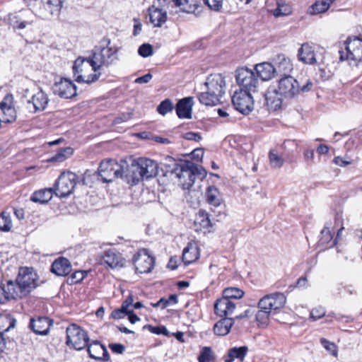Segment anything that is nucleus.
<instances>
[{"label":"nucleus","instance_id":"obj_1","mask_svg":"<svg viewBox=\"0 0 362 362\" xmlns=\"http://www.w3.org/2000/svg\"><path fill=\"white\" fill-rule=\"evenodd\" d=\"M91 57L88 58L78 57L72 66L73 76L77 84L69 80V98H74L86 90V86L96 82L100 77V72L87 74L88 69L91 67Z\"/></svg>","mask_w":362,"mask_h":362},{"label":"nucleus","instance_id":"obj_2","mask_svg":"<svg viewBox=\"0 0 362 362\" xmlns=\"http://www.w3.org/2000/svg\"><path fill=\"white\" fill-rule=\"evenodd\" d=\"M226 81L220 74H211L201 85L197 98L199 101L206 106H214L221 103L226 93Z\"/></svg>","mask_w":362,"mask_h":362},{"label":"nucleus","instance_id":"obj_3","mask_svg":"<svg viewBox=\"0 0 362 362\" xmlns=\"http://www.w3.org/2000/svg\"><path fill=\"white\" fill-rule=\"evenodd\" d=\"M173 173L179 180V185L185 189H189L194 183L196 177H205V170L191 161H182L175 163Z\"/></svg>","mask_w":362,"mask_h":362},{"label":"nucleus","instance_id":"obj_4","mask_svg":"<svg viewBox=\"0 0 362 362\" xmlns=\"http://www.w3.org/2000/svg\"><path fill=\"white\" fill-rule=\"evenodd\" d=\"M244 296V292L236 287L226 288L223 291V296L218 299L214 304L215 313L220 317H226L231 315L235 308V304L233 299H240Z\"/></svg>","mask_w":362,"mask_h":362},{"label":"nucleus","instance_id":"obj_5","mask_svg":"<svg viewBox=\"0 0 362 362\" xmlns=\"http://www.w3.org/2000/svg\"><path fill=\"white\" fill-rule=\"evenodd\" d=\"M313 86V83L308 81L305 85L300 86L298 81L291 76H283L279 81L278 90L286 99L296 98L300 92H308Z\"/></svg>","mask_w":362,"mask_h":362},{"label":"nucleus","instance_id":"obj_6","mask_svg":"<svg viewBox=\"0 0 362 362\" xmlns=\"http://www.w3.org/2000/svg\"><path fill=\"white\" fill-rule=\"evenodd\" d=\"M235 78L240 88L239 90L247 91L252 94L258 92L260 88L261 82L251 69L243 67L238 69Z\"/></svg>","mask_w":362,"mask_h":362},{"label":"nucleus","instance_id":"obj_7","mask_svg":"<svg viewBox=\"0 0 362 362\" xmlns=\"http://www.w3.org/2000/svg\"><path fill=\"white\" fill-rule=\"evenodd\" d=\"M126 166V161L121 160L120 163L114 160H105L100 163L98 168V176L103 182H112L116 178H121L122 171Z\"/></svg>","mask_w":362,"mask_h":362},{"label":"nucleus","instance_id":"obj_8","mask_svg":"<svg viewBox=\"0 0 362 362\" xmlns=\"http://www.w3.org/2000/svg\"><path fill=\"white\" fill-rule=\"evenodd\" d=\"M90 57L92 70L97 72L101 66H108L117 60V50L112 47H103L94 51Z\"/></svg>","mask_w":362,"mask_h":362},{"label":"nucleus","instance_id":"obj_9","mask_svg":"<svg viewBox=\"0 0 362 362\" xmlns=\"http://www.w3.org/2000/svg\"><path fill=\"white\" fill-rule=\"evenodd\" d=\"M37 274L33 268L21 267L16 279L21 293L25 295L37 286Z\"/></svg>","mask_w":362,"mask_h":362},{"label":"nucleus","instance_id":"obj_10","mask_svg":"<svg viewBox=\"0 0 362 362\" xmlns=\"http://www.w3.org/2000/svg\"><path fill=\"white\" fill-rule=\"evenodd\" d=\"M133 168L139 171L138 176L134 177L136 181L156 177L158 173V164L154 160L146 158L133 160Z\"/></svg>","mask_w":362,"mask_h":362},{"label":"nucleus","instance_id":"obj_11","mask_svg":"<svg viewBox=\"0 0 362 362\" xmlns=\"http://www.w3.org/2000/svg\"><path fill=\"white\" fill-rule=\"evenodd\" d=\"M346 57L342 52L340 53L341 60H349L355 64L362 62V39L358 37H348L345 42Z\"/></svg>","mask_w":362,"mask_h":362},{"label":"nucleus","instance_id":"obj_12","mask_svg":"<svg viewBox=\"0 0 362 362\" xmlns=\"http://www.w3.org/2000/svg\"><path fill=\"white\" fill-rule=\"evenodd\" d=\"M286 302V298L282 293L276 292L265 295L258 302V308L272 313L282 308Z\"/></svg>","mask_w":362,"mask_h":362},{"label":"nucleus","instance_id":"obj_13","mask_svg":"<svg viewBox=\"0 0 362 362\" xmlns=\"http://www.w3.org/2000/svg\"><path fill=\"white\" fill-rule=\"evenodd\" d=\"M232 103L240 112L247 115L253 110L254 100L252 93L243 90H236L232 96Z\"/></svg>","mask_w":362,"mask_h":362},{"label":"nucleus","instance_id":"obj_14","mask_svg":"<svg viewBox=\"0 0 362 362\" xmlns=\"http://www.w3.org/2000/svg\"><path fill=\"white\" fill-rule=\"evenodd\" d=\"M154 258L146 249L139 250L133 257V263L136 272L147 274L152 271L154 266Z\"/></svg>","mask_w":362,"mask_h":362},{"label":"nucleus","instance_id":"obj_15","mask_svg":"<svg viewBox=\"0 0 362 362\" xmlns=\"http://www.w3.org/2000/svg\"><path fill=\"white\" fill-rule=\"evenodd\" d=\"M89 342L87 332L76 324L69 325V344L76 350H82Z\"/></svg>","mask_w":362,"mask_h":362},{"label":"nucleus","instance_id":"obj_16","mask_svg":"<svg viewBox=\"0 0 362 362\" xmlns=\"http://www.w3.org/2000/svg\"><path fill=\"white\" fill-rule=\"evenodd\" d=\"M86 347H87L88 354L91 358L105 362L110 360V354L105 346L99 341L95 340L88 342Z\"/></svg>","mask_w":362,"mask_h":362},{"label":"nucleus","instance_id":"obj_17","mask_svg":"<svg viewBox=\"0 0 362 362\" xmlns=\"http://www.w3.org/2000/svg\"><path fill=\"white\" fill-rule=\"evenodd\" d=\"M206 202L217 209H211L214 213H217V217L221 218L224 216L223 212V207L222 206V199L218 189L214 186H209L206 191Z\"/></svg>","mask_w":362,"mask_h":362},{"label":"nucleus","instance_id":"obj_18","mask_svg":"<svg viewBox=\"0 0 362 362\" xmlns=\"http://www.w3.org/2000/svg\"><path fill=\"white\" fill-rule=\"evenodd\" d=\"M47 103V96L42 90H38L37 93L32 94L30 98L27 99V107L33 112L45 110Z\"/></svg>","mask_w":362,"mask_h":362},{"label":"nucleus","instance_id":"obj_19","mask_svg":"<svg viewBox=\"0 0 362 362\" xmlns=\"http://www.w3.org/2000/svg\"><path fill=\"white\" fill-rule=\"evenodd\" d=\"M298 59L305 64L315 65L317 63L315 52V46L309 42H305L298 51Z\"/></svg>","mask_w":362,"mask_h":362},{"label":"nucleus","instance_id":"obj_20","mask_svg":"<svg viewBox=\"0 0 362 362\" xmlns=\"http://www.w3.org/2000/svg\"><path fill=\"white\" fill-rule=\"evenodd\" d=\"M103 262L111 269L122 267L124 264V259L122 255L115 250H108L103 256Z\"/></svg>","mask_w":362,"mask_h":362},{"label":"nucleus","instance_id":"obj_21","mask_svg":"<svg viewBox=\"0 0 362 362\" xmlns=\"http://www.w3.org/2000/svg\"><path fill=\"white\" fill-rule=\"evenodd\" d=\"M194 104L192 97H187L180 100L175 107L177 115L179 118H192V110Z\"/></svg>","mask_w":362,"mask_h":362},{"label":"nucleus","instance_id":"obj_22","mask_svg":"<svg viewBox=\"0 0 362 362\" xmlns=\"http://www.w3.org/2000/svg\"><path fill=\"white\" fill-rule=\"evenodd\" d=\"M274 63L276 75L290 76L289 74L293 70V64L289 58L284 54H279L275 58Z\"/></svg>","mask_w":362,"mask_h":362},{"label":"nucleus","instance_id":"obj_23","mask_svg":"<svg viewBox=\"0 0 362 362\" xmlns=\"http://www.w3.org/2000/svg\"><path fill=\"white\" fill-rule=\"evenodd\" d=\"M266 105L270 110H276L282 104L281 94L274 87H270L264 95Z\"/></svg>","mask_w":362,"mask_h":362},{"label":"nucleus","instance_id":"obj_24","mask_svg":"<svg viewBox=\"0 0 362 362\" xmlns=\"http://www.w3.org/2000/svg\"><path fill=\"white\" fill-rule=\"evenodd\" d=\"M51 326V321L47 317H37L31 318L30 322V329L37 334L46 335Z\"/></svg>","mask_w":362,"mask_h":362},{"label":"nucleus","instance_id":"obj_25","mask_svg":"<svg viewBox=\"0 0 362 362\" xmlns=\"http://www.w3.org/2000/svg\"><path fill=\"white\" fill-rule=\"evenodd\" d=\"M53 189V193L59 197H66L68 196V177L66 173L63 171L56 180Z\"/></svg>","mask_w":362,"mask_h":362},{"label":"nucleus","instance_id":"obj_26","mask_svg":"<svg viewBox=\"0 0 362 362\" xmlns=\"http://www.w3.org/2000/svg\"><path fill=\"white\" fill-rule=\"evenodd\" d=\"M150 21L155 27H161L167 21V12L154 5L148 8Z\"/></svg>","mask_w":362,"mask_h":362},{"label":"nucleus","instance_id":"obj_27","mask_svg":"<svg viewBox=\"0 0 362 362\" xmlns=\"http://www.w3.org/2000/svg\"><path fill=\"white\" fill-rule=\"evenodd\" d=\"M255 70L262 81H269L276 74L274 66L269 62H263L255 66Z\"/></svg>","mask_w":362,"mask_h":362},{"label":"nucleus","instance_id":"obj_28","mask_svg":"<svg viewBox=\"0 0 362 362\" xmlns=\"http://www.w3.org/2000/svg\"><path fill=\"white\" fill-rule=\"evenodd\" d=\"M247 352L248 348L246 346L233 347L228 350L227 354L223 357L224 362H233L235 359L243 361Z\"/></svg>","mask_w":362,"mask_h":362},{"label":"nucleus","instance_id":"obj_29","mask_svg":"<svg viewBox=\"0 0 362 362\" xmlns=\"http://www.w3.org/2000/svg\"><path fill=\"white\" fill-rule=\"evenodd\" d=\"M212 224L209 219V214L204 211L200 210L194 220L195 230L202 231V230H209L211 228Z\"/></svg>","mask_w":362,"mask_h":362},{"label":"nucleus","instance_id":"obj_30","mask_svg":"<svg viewBox=\"0 0 362 362\" xmlns=\"http://www.w3.org/2000/svg\"><path fill=\"white\" fill-rule=\"evenodd\" d=\"M53 189L45 188L35 191L30 197V201L40 204L48 203L52 198Z\"/></svg>","mask_w":362,"mask_h":362},{"label":"nucleus","instance_id":"obj_31","mask_svg":"<svg viewBox=\"0 0 362 362\" xmlns=\"http://www.w3.org/2000/svg\"><path fill=\"white\" fill-rule=\"evenodd\" d=\"M234 323V319L230 317H223L218 321L214 327V334L218 336H225L228 334Z\"/></svg>","mask_w":362,"mask_h":362},{"label":"nucleus","instance_id":"obj_32","mask_svg":"<svg viewBox=\"0 0 362 362\" xmlns=\"http://www.w3.org/2000/svg\"><path fill=\"white\" fill-rule=\"evenodd\" d=\"M41 8L44 10V15H52L59 11L62 8V0H41Z\"/></svg>","mask_w":362,"mask_h":362},{"label":"nucleus","instance_id":"obj_33","mask_svg":"<svg viewBox=\"0 0 362 362\" xmlns=\"http://www.w3.org/2000/svg\"><path fill=\"white\" fill-rule=\"evenodd\" d=\"M67 270L68 259L62 257L54 260L51 267V272L57 276H66Z\"/></svg>","mask_w":362,"mask_h":362},{"label":"nucleus","instance_id":"obj_34","mask_svg":"<svg viewBox=\"0 0 362 362\" xmlns=\"http://www.w3.org/2000/svg\"><path fill=\"white\" fill-rule=\"evenodd\" d=\"M199 258V252L197 247L192 244L184 248L182 252V261L185 264H189Z\"/></svg>","mask_w":362,"mask_h":362},{"label":"nucleus","instance_id":"obj_35","mask_svg":"<svg viewBox=\"0 0 362 362\" xmlns=\"http://www.w3.org/2000/svg\"><path fill=\"white\" fill-rule=\"evenodd\" d=\"M139 170L133 168V162L130 165L126 163L124 171H122V180L132 185H136L139 181H136L134 177L138 176Z\"/></svg>","mask_w":362,"mask_h":362},{"label":"nucleus","instance_id":"obj_36","mask_svg":"<svg viewBox=\"0 0 362 362\" xmlns=\"http://www.w3.org/2000/svg\"><path fill=\"white\" fill-rule=\"evenodd\" d=\"M68 89V78H60L59 81H55L52 90L54 95H57L61 98H68L67 95Z\"/></svg>","mask_w":362,"mask_h":362},{"label":"nucleus","instance_id":"obj_37","mask_svg":"<svg viewBox=\"0 0 362 362\" xmlns=\"http://www.w3.org/2000/svg\"><path fill=\"white\" fill-rule=\"evenodd\" d=\"M14 286L13 281L8 282L7 290L0 286V304L5 303L10 298H15V296H18Z\"/></svg>","mask_w":362,"mask_h":362},{"label":"nucleus","instance_id":"obj_38","mask_svg":"<svg viewBox=\"0 0 362 362\" xmlns=\"http://www.w3.org/2000/svg\"><path fill=\"white\" fill-rule=\"evenodd\" d=\"M16 320L10 315H0V334L9 331L16 326Z\"/></svg>","mask_w":362,"mask_h":362},{"label":"nucleus","instance_id":"obj_39","mask_svg":"<svg viewBox=\"0 0 362 362\" xmlns=\"http://www.w3.org/2000/svg\"><path fill=\"white\" fill-rule=\"evenodd\" d=\"M331 223H326L325 227L321 231V237L319 240V243L321 245L326 246L327 247H330L332 242L333 240V235L330 230Z\"/></svg>","mask_w":362,"mask_h":362},{"label":"nucleus","instance_id":"obj_40","mask_svg":"<svg viewBox=\"0 0 362 362\" xmlns=\"http://www.w3.org/2000/svg\"><path fill=\"white\" fill-rule=\"evenodd\" d=\"M291 13V6L286 4L284 0H276V8L274 10L273 14L276 17L286 16Z\"/></svg>","mask_w":362,"mask_h":362},{"label":"nucleus","instance_id":"obj_41","mask_svg":"<svg viewBox=\"0 0 362 362\" xmlns=\"http://www.w3.org/2000/svg\"><path fill=\"white\" fill-rule=\"evenodd\" d=\"M270 165L273 168H280L284 163V158L276 150L272 149L269 153Z\"/></svg>","mask_w":362,"mask_h":362},{"label":"nucleus","instance_id":"obj_42","mask_svg":"<svg viewBox=\"0 0 362 362\" xmlns=\"http://www.w3.org/2000/svg\"><path fill=\"white\" fill-rule=\"evenodd\" d=\"M330 4L328 0H316L310 8V13L318 14L325 12L329 8Z\"/></svg>","mask_w":362,"mask_h":362},{"label":"nucleus","instance_id":"obj_43","mask_svg":"<svg viewBox=\"0 0 362 362\" xmlns=\"http://www.w3.org/2000/svg\"><path fill=\"white\" fill-rule=\"evenodd\" d=\"M177 303V296L175 294L170 295L168 298H161L158 302L151 303V305L154 308L160 307L165 309L167 307L175 305Z\"/></svg>","mask_w":362,"mask_h":362},{"label":"nucleus","instance_id":"obj_44","mask_svg":"<svg viewBox=\"0 0 362 362\" xmlns=\"http://www.w3.org/2000/svg\"><path fill=\"white\" fill-rule=\"evenodd\" d=\"M214 356L211 348L204 346L202 349L198 357L199 362H214Z\"/></svg>","mask_w":362,"mask_h":362},{"label":"nucleus","instance_id":"obj_45","mask_svg":"<svg viewBox=\"0 0 362 362\" xmlns=\"http://www.w3.org/2000/svg\"><path fill=\"white\" fill-rule=\"evenodd\" d=\"M12 227L11 216L7 212H2L0 214V230L9 231Z\"/></svg>","mask_w":362,"mask_h":362},{"label":"nucleus","instance_id":"obj_46","mask_svg":"<svg viewBox=\"0 0 362 362\" xmlns=\"http://www.w3.org/2000/svg\"><path fill=\"white\" fill-rule=\"evenodd\" d=\"M173 110V105L170 99L163 100L157 107V111L162 115H165Z\"/></svg>","mask_w":362,"mask_h":362},{"label":"nucleus","instance_id":"obj_47","mask_svg":"<svg viewBox=\"0 0 362 362\" xmlns=\"http://www.w3.org/2000/svg\"><path fill=\"white\" fill-rule=\"evenodd\" d=\"M87 275V272L84 270L74 271L71 274L69 270V278L71 280V284H78L81 282Z\"/></svg>","mask_w":362,"mask_h":362},{"label":"nucleus","instance_id":"obj_48","mask_svg":"<svg viewBox=\"0 0 362 362\" xmlns=\"http://www.w3.org/2000/svg\"><path fill=\"white\" fill-rule=\"evenodd\" d=\"M144 329H147L150 332L156 334H163L165 336L168 335V330L164 326H152L151 325H146Z\"/></svg>","mask_w":362,"mask_h":362},{"label":"nucleus","instance_id":"obj_49","mask_svg":"<svg viewBox=\"0 0 362 362\" xmlns=\"http://www.w3.org/2000/svg\"><path fill=\"white\" fill-rule=\"evenodd\" d=\"M176 6L180 7V10L186 13H192L194 8L189 5V0H173Z\"/></svg>","mask_w":362,"mask_h":362},{"label":"nucleus","instance_id":"obj_50","mask_svg":"<svg viewBox=\"0 0 362 362\" xmlns=\"http://www.w3.org/2000/svg\"><path fill=\"white\" fill-rule=\"evenodd\" d=\"M138 53L142 57H148L153 54V47L148 43L143 44L139 47Z\"/></svg>","mask_w":362,"mask_h":362},{"label":"nucleus","instance_id":"obj_51","mask_svg":"<svg viewBox=\"0 0 362 362\" xmlns=\"http://www.w3.org/2000/svg\"><path fill=\"white\" fill-rule=\"evenodd\" d=\"M325 309L320 305L312 309L310 317L313 321H316L325 316Z\"/></svg>","mask_w":362,"mask_h":362},{"label":"nucleus","instance_id":"obj_52","mask_svg":"<svg viewBox=\"0 0 362 362\" xmlns=\"http://www.w3.org/2000/svg\"><path fill=\"white\" fill-rule=\"evenodd\" d=\"M320 341L324 348L329 351L332 356H337V347L334 343L330 342L325 339H321Z\"/></svg>","mask_w":362,"mask_h":362},{"label":"nucleus","instance_id":"obj_53","mask_svg":"<svg viewBox=\"0 0 362 362\" xmlns=\"http://www.w3.org/2000/svg\"><path fill=\"white\" fill-rule=\"evenodd\" d=\"M13 100L12 95L5 96L3 101L0 103V110L4 112H6L7 109L13 107Z\"/></svg>","mask_w":362,"mask_h":362},{"label":"nucleus","instance_id":"obj_54","mask_svg":"<svg viewBox=\"0 0 362 362\" xmlns=\"http://www.w3.org/2000/svg\"><path fill=\"white\" fill-rule=\"evenodd\" d=\"M271 313L263 309H259L256 314V320L261 324H267Z\"/></svg>","mask_w":362,"mask_h":362},{"label":"nucleus","instance_id":"obj_55","mask_svg":"<svg viewBox=\"0 0 362 362\" xmlns=\"http://www.w3.org/2000/svg\"><path fill=\"white\" fill-rule=\"evenodd\" d=\"M67 148H64L60 149L59 152H58L57 154H55L54 156L51 157L48 159L49 162H62L66 160V152Z\"/></svg>","mask_w":362,"mask_h":362},{"label":"nucleus","instance_id":"obj_56","mask_svg":"<svg viewBox=\"0 0 362 362\" xmlns=\"http://www.w3.org/2000/svg\"><path fill=\"white\" fill-rule=\"evenodd\" d=\"M204 3L214 11H219L222 8L223 0H204Z\"/></svg>","mask_w":362,"mask_h":362},{"label":"nucleus","instance_id":"obj_57","mask_svg":"<svg viewBox=\"0 0 362 362\" xmlns=\"http://www.w3.org/2000/svg\"><path fill=\"white\" fill-rule=\"evenodd\" d=\"M3 114L5 115L4 120L5 122H12L16 119V113L14 107L8 108L6 112H4Z\"/></svg>","mask_w":362,"mask_h":362},{"label":"nucleus","instance_id":"obj_58","mask_svg":"<svg viewBox=\"0 0 362 362\" xmlns=\"http://www.w3.org/2000/svg\"><path fill=\"white\" fill-rule=\"evenodd\" d=\"M134 299L132 296H129L127 299L122 303L121 308L122 310H124L127 313L132 312V309H130L129 307L133 305Z\"/></svg>","mask_w":362,"mask_h":362},{"label":"nucleus","instance_id":"obj_59","mask_svg":"<svg viewBox=\"0 0 362 362\" xmlns=\"http://www.w3.org/2000/svg\"><path fill=\"white\" fill-rule=\"evenodd\" d=\"M109 347L112 352L118 354H122L125 351V346L121 344H110Z\"/></svg>","mask_w":362,"mask_h":362},{"label":"nucleus","instance_id":"obj_60","mask_svg":"<svg viewBox=\"0 0 362 362\" xmlns=\"http://www.w3.org/2000/svg\"><path fill=\"white\" fill-rule=\"evenodd\" d=\"M183 138L189 141H199L202 137L198 133L193 132H188L183 134Z\"/></svg>","mask_w":362,"mask_h":362},{"label":"nucleus","instance_id":"obj_61","mask_svg":"<svg viewBox=\"0 0 362 362\" xmlns=\"http://www.w3.org/2000/svg\"><path fill=\"white\" fill-rule=\"evenodd\" d=\"M153 78L152 74L148 73L142 76L138 77L135 79L134 82L136 83H148Z\"/></svg>","mask_w":362,"mask_h":362},{"label":"nucleus","instance_id":"obj_62","mask_svg":"<svg viewBox=\"0 0 362 362\" xmlns=\"http://www.w3.org/2000/svg\"><path fill=\"white\" fill-rule=\"evenodd\" d=\"M125 315H127L126 311L120 308L119 309H116L112 312L111 317L113 319H122L125 316Z\"/></svg>","mask_w":362,"mask_h":362},{"label":"nucleus","instance_id":"obj_63","mask_svg":"<svg viewBox=\"0 0 362 362\" xmlns=\"http://www.w3.org/2000/svg\"><path fill=\"white\" fill-rule=\"evenodd\" d=\"M134 30H133V35L134 36H136L140 34L142 28V24L139 21V19L134 18Z\"/></svg>","mask_w":362,"mask_h":362},{"label":"nucleus","instance_id":"obj_64","mask_svg":"<svg viewBox=\"0 0 362 362\" xmlns=\"http://www.w3.org/2000/svg\"><path fill=\"white\" fill-rule=\"evenodd\" d=\"M333 162L340 167H345L351 164L350 161L345 160L340 156L335 157L333 160Z\"/></svg>","mask_w":362,"mask_h":362}]
</instances>
